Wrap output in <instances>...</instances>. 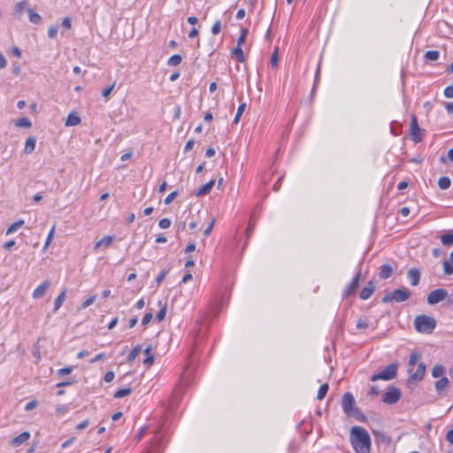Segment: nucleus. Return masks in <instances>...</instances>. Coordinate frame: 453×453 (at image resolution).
Returning a JSON list of instances; mask_svg holds the SVG:
<instances>
[{
  "mask_svg": "<svg viewBox=\"0 0 453 453\" xmlns=\"http://www.w3.org/2000/svg\"><path fill=\"white\" fill-rule=\"evenodd\" d=\"M152 318H153L152 312L146 313L142 320V326H147L151 321Z\"/></svg>",
  "mask_w": 453,
  "mask_h": 453,
  "instance_id": "50",
  "label": "nucleus"
},
{
  "mask_svg": "<svg viewBox=\"0 0 453 453\" xmlns=\"http://www.w3.org/2000/svg\"><path fill=\"white\" fill-rule=\"evenodd\" d=\"M214 184H215V180H211L210 181H208L207 183L203 185L199 189H197V191L196 192V196H205V195L209 194L211 192L212 187L214 186Z\"/></svg>",
  "mask_w": 453,
  "mask_h": 453,
  "instance_id": "17",
  "label": "nucleus"
},
{
  "mask_svg": "<svg viewBox=\"0 0 453 453\" xmlns=\"http://www.w3.org/2000/svg\"><path fill=\"white\" fill-rule=\"evenodd\" d=\"M220 30H221V21H220V20H217V21L213 24V26H212V27H211V33H212L214 35H216L219 34Z\"/></svg>",
  "mask_w": 453,
  "mask_h": 453,
  "instance_id": "45",
  "label": "nucleus"
},
{
  "mask_svg": "<svg viewBox=\"0 0 453 453\" xmlns=\"http://www.w3.org/2000/svg\"><path fill=\"white\" fill-rule=\"evenodd\" d=\"M27 1H26V0H23V1H20V2L17 3L15 7H14L15 14L17 16L21 15L23 11L27 7Z\"/></svg>",
  "mask_w": 453,
  "mask_h": 453,
  "instance_id": "31",
  "label": "nucleus"
},
{
  "mask_svg": "<svg viewBox=\"0 0 453 453\" xmlns=\"http://www.w3.org/2000/svg\"><path fill=\"white\" fill-rule=\"evenodd\" d=\"M420 358V355L417 352H412L409 359V368H411L418 363Z\"/></svg>",
  "mask_w": 453,
  "mask_h": 453,
  "instance_id": "37",
  "label": "nucleus"
},
{
  "mask_svg": "<svg viewBox=\"0 0 453 453\" xmlns=\"http://www.w3.org/2000/svg\"><path fill=\"white\" fill-rule=\"evenodd\" d=\"M407 278L411 286H417L420 280V272L418 268H411L408 271Z\"/></svg>",
  "mask_w": 453,
  "mask_h": 453,
  "instance_id": "13",
  "label": "nucleus"
},
{
  "mask_svg": "<svg viewBox=\"0 0 453 453\" xmlns=\"http://www.w3.org/2000/svg\"><path fill=\"white\" fill-rule=\"evenodd\" d=\"M437 322L435 319L428 315L417 316L414 320L415 329L421 334H431L435 329Z\"/></svg>",
  "mask_w": 453,
  "mask_h": 453,
  "instance_id": "2",
  "label": "nucleus"
},
{
  "mask_svg": "<svg viewBox=\"0 0 453 453\" xmlns=\"http://www.w3.org/2000/svg\"><path fill=\"white\" fill-rule=\"evenodd\" d=\"M375 290V284L373 281H369L360 292V298L362 300L369 299Z\"/></svg>",
  "mask_w": 453,
  "mask_h": 453,
  "instance_id": "12",
  "label": "nucleus"
},
{
  "mask_svg": "<svg viewBox=\"0 0 453 453\" xmlns=\"http://www.w3.org/2000/svg\"><path fill=\"white\" fill-rule=\"evenodd\" d=\"M37 406H38V402L36 400L30 401L25 405V411H30L35 409Z\"/></svg>",
  "mask_w": 453,
  "mask_h": 453,
  "instance_id": "47",
  "label": "nucleus"
},
{
  "mask_svg": "<svg viewBox=\"0 0 453 453\" xmlns=\"http://www.w3.org/2000/svg\"><path fill=\"white\" fill-rule=\"evenodd\" d=\"M449 380L447 377H442L435 382L434 388L438 395H442L443 392L448 388Z\"/></svg>",
  "mask_w": 453,
  "mask_h": 453,
  "instance_id": "15",
  "label": "nucleus"
},
{
  "mask_svg": "<svg viewBox=\"0 0 453 453\" xmlns=\"http://www.w3.org/2000/svg\"><path fill=\"white\" fill-rule=\"evenodd\" d=\"M35 145H36V138L35 136L27 137L26 140V142H25V146H24V153L26 155L31 154L35 150Z\"/></svg>",
  "mask_w": 453,
  "mask_h": 453,
  "instance_id": "16",
  "label": "nucleus"
},
{
  "mask_svg": "<svg viewBox=\"0 0 453 453\" xmlns=\"http://www.w3.org/2000/svg\"><path fill=\"white\" fill-rule=\"evenodd\" d=\"M29 21L33 24H40L42 22L41 16L32 9H27Z\"/></svg>",
  "mask_w": 453,
  "mask_h": 453,
  "instance_id": "23",
  "label": "nucleus"
},
{
  "mask_svg": "<svg viewBox=\"0 0 453 453\" xmlns=\"http://www.w3.org/2000/svg\"><path fill=\"white\" fill-rule=\"evenodd\" d=\"M448 297L447 290L443 288H438L429 293L427 296V303L430 305L437 304L444 301Z\"/></svg>",
  "mask_w": 453,
  "mask_h": 453,
  "instance_id": "6",
  "label": "nucleus"
},
{
  "mask_svg": "<svg viewBox=\"0 0 453 453\" xmlns=\"http://www.w3.org/2000/svg\"><path fill=\"white\" fill-rule=\"evenodd\" d=\"M444 96L447 98H452L453 97V85L448 86L444 89Z\"/></svg>",
  "mask_w": 453,
  "mask_h": 453,
  "instance_id": "53",
  "label": "nucleus"
},
{
  "mask_svg": "<svg viewBox=\"0 0 453 453\" xmlns=\"http://www.w3.org/2000/svg\"><path fill=\"white\" fill-rule=\"evenodd\" d=\"M58 26H51L48 30V36L51 39L55 38L58 35Z\"/></svg>",
  "mask_w": 453,
  "mask_h": 453,
  "instance_id": "44",
  "label": "nucleus"
},
{
  "mask_svg": "<svg viewBox=\"0 0 453 453\" xmlns=\"http://www.w3.org/2000/svg\"><path fill=\"white\" fill-rule=\"evenodd\" d=\"M368 326H369V325H368V322H367V320H366V319H358V320H357V327L358 329H365V328H367V327H368Z\"/></svg>",
  "mask_w": 453,
  "mask_h": 453,
  "instance_id": "49",
  "label": "nucleus"
},
{
  "mask_svg": "<svg viewBox=\"0 0 453 453\" xmlns=\"http://www.w3.org/2000/svg\"><path fill=\"white\" fill-rule=\"evenodd\" d=\"M401 398V391L399 388L392 387L383 395L382 401L388 404H394Z\"/></svg>",
  "mask_w": 453,
  "mask_h": 453,
  "instance_id": "7",
  "label": "nucleus"
},
{
  "mask_svg": "<svg viewBox=\"0 0 453 453\" xmlns=\"http://www.w3.org/2000/svg\"><path fill=\"white\" fill-rule=\"evenodd\" d=\"M88 425H89V421H88V419H85V420H83L82 422L79 423V424L76 426V428H77L78 430H83V429L87 428Z\"/></svg>",
  "mask_w": 453,
  "mask_h": 453,
  "instance_id": "58",
  "label": "nucleus"
},
{
  "mask_svg": "<svg viewBox=\"0 0 453 453\" xmlns=\"http://www.w3.org/2000/svg\"><path fill=\"white\" fill-rule=\"evenodd\" d=\"M54 231H55V226H52V228L50 229L48 236H47V239H46V242L44 243V246H43V250H45L48 246L50 245L52 238H53V235H54Z\"/></svg>",
  "mask_w": 453,
  "mask_h": 453,
  "instance_id": "43",
  "label": "nucleus"
},
{
  "mask_svg": "<svg viewBox=\"0 0 453 453\" xmlns=\"http://www.w3.org/2000/svg\"><path fill=\"white\" fill-rule=\"evenodd\" d=\"M141 349H142V348L140 345H136L135 347H134L127 357V361L129 363L133 362L137 357L139 353L141 352Z\"/></svg>",
  "mask_w": 453,
  "mask_h": 453,
  "instance_id": "32",
  "label": "nucleus"
},
{
  "mask_svg": "<svg viewBox=\"0 0 453 453\" xmlns=\"http://www.w3.org/2000/svg\"><path fill=\"white\" fill-rule=\"evenodd\" d=\"M113 241V237L112 236H104L103 237L101 240H99L96 244H95V247L94 249L95 250H97L99 247L101 246H105V247H108L111 245V243Z\"/></svg>",
  "mask_w": 453,
  "mask_h": 453,
  "instance_id": "24",
  "label": "nucleus"
},
{
  "mask_svg": "<svg viewBox=\"0 0 453 453\" xmlns=\"http://www.w3.org/2000/svg\"><path fill=\"white\" fill-rule=\"evenodd\" d=\"M247 35H248V29L247 28L242 29L241 35H240L239 38L237 39V46L242 47V44H243L245 42Z\"/></svg>",
  "mask_w": 453,
  "mask_h": 453,
  "instance_id": "39",
  "label": "nucleus"
},
{
  "mask_svg": "<svg viewBox=\"0 0 453 453\" xmlns=\"http://www.w3.org/2000/svg\"><path fill=\"white\" fill-rule=\"evenodd\" d=\"M73 371V367L72 366H69V367H64V368H61L58 371V374L60 375V376H65V375H67V374H70Z\"/></svg>",
  "mask_w": 453,
  "mask_h": 453,
  "instance_id": "51",
  "label": "nucleus"
},
{
  "mask_svg": "<svg viewBox=\"0 0 453 453\" xmlns=\"http://www.w3.org/2000/svg\"><path fill=\"white\" fill-rule=\"evenodd\" d=\"M327 391H328V384L327 383L322 384L318 391L317 399L322 400L326 396Z\"/></svg>",
  "mask_w": 453,
  "mask_h": 453,
  "instance_id": "34",
  "label": "nucleus"
},
{
  "mask_svg": "<svg viewBox=\"0 0 453 453\" xmlns=\"http://www.w3.org/2000/svg\"><path fill=\"white\" fill-rule=\"evenodd\" d=\"M96 296H92L87 298L81 305V310H84L94 303L96 301Z\"/></svg>",
  "mask_w": 453,
  "mask_h": 453,
  "instance_id": "40",
  "label": "nucleus"
},
{
  "mask_svg": "<svg viewBox=\"0 0 453 453\" xmlns=\"http://www.w3.org/2000/svg\"><path fill=\"white\" fill-rule=\"evenodd\" d=\"M426 368V366L424 363H419L415 372H412V369L409 368V382L420 381L424 378Z\"/></svg>",
  "mask_w": 453,
  "mask_h": 453,
  "instance_id": "8",
  "label": "nucleus"
},
{
  "mask_svg": "<svg viewBox=\"0 0 453 453\" xmlns=\"http://www.w3.org/2000/svg\"><path fill=\"white\" fill-rule=\"evenodd\" d=\"M410 297L411 292L406 288H401L393 292L387 293L382 298V303H389L394 301L402 303L407 301Z\"/></svg>",
  "mask_w": 453,
  "mask_h": 453,
  "instance_id": "3",
  "label": "nucleus"
},
{
  "mask_svg": "<svg viewBox=\"0 0 453 453\" xmlns=\"http://www.w3.org/2000/svg\"><path fill=\"white\" fill-rule=\"evenodd\" d=\"M245 108H246V104L245 103H243V104L239 105V107L237 109V111H236V114H235V117H234V124H237L239 122L240 118L242 115Z\"/></svg>",
  "mask_w": 453,
  "mask_h": 453,
  "instance_id": "38",
  "label": "nucleus"
},
{
  "mask_svg": "<svg viewBox=\"0 0 453 453\" xmlns=\"http://www.w3.org/2000/svg\"><path fill=\"white\" fill-rule=\"evenodd\" d=\"M152 351V347L150 345L148 346L145 349H144V354L146 355V358L143 360V364L150 367L153 365L154 363V356L152 355L151 353Z\"/></svg>",
  "mask_w": 453,
  "mask_h": 453,
  "instance_id": "19",
  "label": "nucleus"
},
{
  "mask_svg": "<svg viewBox=\"0 0 453 453\" xmlns=\"http://www.w3.org/2000/svg\"><path fill=\"white\" fill-rule=\"evenodd\" d=\"M397 370H398L397 363L390 364L385 369H383L381 372L373 374L371 377V380L376 381L378 380H393L397 375Z\"/></svg>",
  "mask_w": 453,
  "mask_h": 453,
  "instance_id": "4",
  "label": "nucleus"
},
{
  "mask_svg": "<svg viewBox=\"0 0 453 453\" xmlns=\"http://www.w3.org/2000/svg\"><path fill=\"white\" fill-rule=\"evenodd\" d=\"M15 126L17 127H25L29 128L32 126V123L28 118H20L15 122Z\"/></svg>",
  "mask_w": 453,
  "mask_h": 453,
  "instance_id": "27",
  "label": "nucleus"
},
{
  "mask_svg": "<svg viewBox=\"0 0 453 453\" xmlns=\"http://www.w3.org/2000/svg\"><path fill=\"white\" fill-rule=\"evenodd\" d=\"M165 315H166V306H163L159 311L157 312V316H156V319L157 321H162L165 319Z\"/></svg>",
  "mask_w": 453,
  "mask_h": 453,
  "instance_id": "42",
  "label": "nucleus"
},
{
  "mask_svg": "<svg viewBox=\"0 0 453 453\" xmlns=\"http://www.w3.org/2000/svg\"><path fill=\"white\" fill-rule=\"evenodd\" d=\"M411 131L412 135V140L415 142H419L422 140V132L421 129L418 127V120L415 115H412L411 117Z\"/></svg>",
  "mask_w": 453,
  "mask_h": 453,
  "instance_id": "10",
  "label": "nucleus"
},
{
  "mask_svg": "<svg viewBox=\"0 0 453 453\" xmlns=\"http://www.w3.org/2000/svg\"><path fill=\"white\" fill-rule=\"evenodd\" d=\"M62 27L65 28V29H70L71 28V26H72V20L70 18L66 17L63 19L62 21Z\"/></svg>",
  "mask_w": 453,
  "mask_h": 453,
  "instance_id": "56",
  "label": "nucleus"
},
{
  "mask_svg": "<svg viewBox=\"0 0 453 453\" xmlns=\"http://www.w3.org/2000/svg\"><path fill=\"white\" fill-rule=\"evenodd\" d=\"M450 183L451 181L447 176L441 177L438 180V186L442 190L448 189L450 187Z\"/></svg>",
  "mask_w": 453,
  "mask_h": 453,
  "instance_id": "26",
  "label": "nucleus"
},
{
  "mask_svg": "<svg viewBox=\"0 0 453 453\" xmlns=\"http://www.w3.org/2000/svg\"><path fill=\"white\" fill-rule=\"evenodd\" d=\"M278 48H276L271 57V65L273 67H275L278 65Z\"/></svg>",
  "mask_w": 453,
  "mask_h": 453,
  "instance_id": "46",
  "label": "nucleus"
},
{
  "mask_svg": "<svg viewBox=\"0 0 453 453\" xmlns=\"http://www.w3.org/2000/svg\"><path fill=\"white\" fill-rule=\"evenodd\" d=\"M7 66V60L4 54L0 51V69H4Z\"/></svg>",
  "mask_w": 453,
  "mask_h": 453,
  "instance_id": "59",
  "label": "nucleus"
},
{
  "mask_svg": "<svg viewBox=\"0 0 453 453\" xmlns=\"http://www.w3.org/2000/svg\"><path fill=\"white\" fill-rule=\"evenodd\" d=\"M114 87H115V83H113L111 87L103 90L102 95L105 99H108V96L111 94V92L113 90Z\"/></svg>",
  "mask_w": 453,
  "mask_h": 453,
  "instance_id": "57",
  "label": "nucleus"
},
{
  "mask_svg": "<svg viewBox=\"0 0 453 453\" xmlns=\"http://www.w3.org/2000/svg\"><path fill=\"white\" fill-rule=\"evenodd\" d=\"M14 245H15V241L14 240H11V241L6 242L4 244V248L5 250H10Z\"/></svg>",
  "mask_w": 453,
  "mask_h": 453,
  "instance_id": "64",
  "label": "nucleus"
},
{
  "mask_svg": "<svg viewBox=\"0 0 453 453\" xmlns=\"http://www.w3.org/2000/svg\"><path fill=\"white\" fill-rule=\"evenodd\" d=\"M66 289H63L54 301V311H57L66 298Z\"/></svg>",
  "mask_w": 453,
  "mask_h": 453,
  "instance_id": "20",
  "label": "nucleus"
},
{
  "mask_svg": "<svg viewBox=\"0 0 453 453\" xmlns=\"http://www.w3.org/2000/svg\"><path fill=\"white\" fill-rule=\"evenodd\" d=\"M443 272L446 275H451L453 273V264L449 258L443 262Z\"/></svg>",
  "mask_w": 453,
  "mask_h": 453,
  "instance_id": "33",
  "label": "nucleus"
},
{
  "mask_svg": "<svg viewBox=\"0 0 453 453\" xmlns=\"http://www.w3.org/2000/svg\"><path fill=\"white\" fill-rule=\"evenodd\" d=\"M351 444L357 453H370L371 438L367 431L361 426L352 427Z\"/></svg>",
  "mask_w": 453,
  "mask_h": 453,
  "instance_id": "1",
  "label": "nucleus"
},
{
  "mask_svg": "<svg viewBox=\"0 0 453 453\" xmlns=\"http://www.w3.org/2000/svg\"><path fill=\"white\" fill-rule=\"evenodd\" d=\"M392 273H393V269L389 265L385 264V265H381L380 271V277L381 279H388L392 275Z\"/></svg>",
  "mask_w": 453,
  "mask_h": 453,
  "instance_id": "22",
  "label": "nucleus"
},
{
  "mask_svg": "<svg viewBox=\"0 0 453 453\" xmlns=\"http://www.w3.org/2000/svg\"><path fill=\"white\" fill-rule=\"evenodd\" d=\"M29 438H30V433L23 432L19 435L14 437L11 441L10 444L13 447H18V446L21 445L22 443L26 442L27 441H28Z\"/></svg>",
  "mask_w": 453,
  "mask_h": 453,
  "instance_id": "14",
  "label": "nucleus"
},
{
  "mask_svg": "<svg viewBox=\"0 0 453 453\" xmlns=\"http://www.w3.org/2000/svg\"><path fill=\"white\" fill-rule=\"evenodd\" d=\"M214 223H215V220L212 219L211 221V223L209 224V226L204 229L203 231V234L205 236H209L211 234V231H212V228H213V226H214Z\"/></svg>",
  "mask_w": 453,
  "mask_h": 453,
  "instance_id": "55",
  "label": "nucleus"
},
{
  "mask_svg": "<svg viewBox=\"0 0 453 453\" xmlns=\"http://www.w3.org/2000/svg\"><path fill=\"white\" fill-rule=\"evenodd\" d=\"M194 144H195V141L194 140L188 141V142L186 143V145L184 147V150L186 152L191 150L193 149V147H194Z\"/></svg>",
  "mask_w": 453,
  "mask_h": 453,
  "instance_id": "62",
  "label": "nucleus"
},
{
  "mask_svg": "<svg viewBox=\"0 0 453 453\" xmlns=\"http://www.w3.org/2000/svg\"><path fill=\"white\" fill-rule=\"evenodd\" d=\"M441 242L445 246L453 245V234L449 233L441 236Z\"/></svg>",
  "mask_w": 453,
  "mask_h": 453,
  "instance_id": "30",
  "label": "nucleus"
},
{
  "mask_svg": "<svg viewBox=\"0 0 453 453\" xmlns=\"http://www.w3.org/2000/svg\"><path fill=\"white\" fill-rule=\"evenodd\" d=\"M50 281L49 280H45L43 282H42L32 293V297L34 299H39L42 297L47 289L50 287Z\"/></svg>",
  "mask_w": 453,
  "mask_h": 453,
  "instance_id": "11",
  "label": "nucleus"
},
{
  "mask_svg": "<svg viewBox=\"0 0 453 453\" xmlns=\"http://www.w3.org/2000/svg\"><path fill=\"white\" fill-rule=\"evenodd\" d=\"M360 277L361 273L358 272L354 276L352 280L345 287L344 290L342 291V297H348L356 292L359 286Z\"/></svg>",
  "mask_w": 453,
  "mask_h": 453,
  "instance_id": "9",
  "label": "nucleus"
},
{
  "mask_svg": "<svg viewBox=\"0 0 453 453\" xmlns=\"http://www.w3.org/2000/svg\"><path fill=\"white\" fill-rule=\"evenodd\" d=\"M342 407L347 415L357 416L359 413L358 409L355 407V399L352 394L349 392L345 393L342 396Z\"/></svg>",
  "mask_w": 453,
  "mask_h": 453,
  "instance_id": "5",
  "label": "nucleus"
},
{
  "mask_svg": "<svg viewBox=\"0 0 453 453\" xmlns=\"http://www.w3.org/2000/svg\"><path fill=\"white\" fill-rule=\"evenodd\" d=\"M171 220L169 219L165 218L159 220L158 226L162 229H167L171 226Z\"/></svg>",
  "mask_w": 453,
  "mask_h": 453,
  "instance_id": "41",
  "label": "nucleus"
},
{
  "mask_svg": "<svg viewBox=\"0 0 453 453\" xmlns=\"http://www.w3.org/2000/svg\"><path fill=\"white\" fill-rule=\"evenodd\" d=\"M115 374L112 371H109L104 375V381L105 382H111L114 380Z\"/></svg>",
  "mask_w": 453,
  "mask_h": 453,
  "instance_id": "54",
  "label": "nucleus"
},
{
  "mask_svg": "<svg viewBox=\"0 0 453 453\" xmlns=\"http://www.w3.org/2000/svg\"><path fill=\"white\" fill-rule=\"evenodd\" d=\"M81 123V118L76 112H70L65 122V127H74Z\"/></svg>",
  "mask_w": 453,
  "mask_h": 453,
  "instance_id": "18",
  "label": "nucleus"
},
{
  "mask_svg": "<svg viewBox=\"0 0 453 453\" xmlns=\"http://www.w3.org/2000/svg\"><path fill=\"white\" fill-rule=\"evenodd\" d=\"M232 54L236 57V59L238 62L242 63L245 61V58H244V54H243L242 47L236 46V48H234L232 50Z\"/></svg>",
  "mask_w": 453,
  "mask_h": 453,
  "instance_id": "28",
  "label": "nucleus"
},
{
  "mask_svg": "<svg viewBox=\"0 0 453 453\" xmlns=\"http://www.w3.org/2000/svg\"><path fill=\"white\" fill-rule=\"evenodd\" d=\"M24 220L19 219L14 223H12L6 230V234L9 235L14 232H16L19 228H20L24 225Z\"/></svg>",
  "mask_w": 453,
  "mask_h": 453,
  "instance_id": "25",
  "label": "nucleus"
},
{
  "mask_svg": "<svg viewBox=\"0 0 453 453\" xmlns=\"http://www.w3.org/2000/svg\"><path fill=\"white\" fill-rule=\"evenodd\" d=\"M168 273V270H164L162 271L158 275L157 277L156 278V283L157 285H159L165 279V277L166 276V274Z\"/></svg>",
  "mask_w": 453,
  "mask_h": 453,
  "instance_id": "52",
  "label": "nucleus"
},
{
  "mask_svg": "<svg viewBox=\"0 0 453 453\" xmlns=\"http://www.w3.org/2000/svg\"><path fill=\"white\" fill-rule=\"evenodd\" d=\"M178 195V192L177 191H173L172 193H170L165 198V204H170L177 196Z\"/></svg>",
  "mask_w": 453,
  "mask_h": 453,
  "instance_id": "48",
  "label": "nucleus"
},
{
  "mask_svg": "<svg viewBox=\"0 0 453 453\" xmlns=\"http://www.w3.org/2000/svg\"><path fill=\"white\" fill-rule=\"evenodd\" d=\"M132 392V389L130 388H122L115 392L114 398L119 399L122 397H125L128 395H130Z\"/></svg>",
  "mask_w": 453,
  "mask_h": 453,
  "instance_id": "35",
  "label": "nucleus"
},
{
  "mask_svg": "<svg viewBox=\"0 0 453 453\" xmlns=\"http://www.w3.org/2000/svg\"><path fill=\"white\" fill-rule=\"evenodd\" d=\"M426 58L430 61H435L440 57V52L438 50H428L425 55Z\"/></svg>",
  "mask_w": 453,
  "mask_h": 453,
  "instance_id": "36",
  "label": "nucleus"
},
{
  "mask_svg": "<svg viewBox=\"0 0 453 453\" xmlns=\"http://www.w3.org/2000/svg\"><path fill=\"white\" fill-rule=\"evenodd\" d=\"M446 440L450 444H453V429H451V430L447 432V434H446Z\"/></svg>",
  "mask_w": 453,
  "mask_h": 453,
  "instance_id": "63",
  "label": "nucleus"
},
{
  "mask_svg": "<svg viewBox=\"0 0 453 453\" xmlns=\"http://www.w3.org/2000/svg\"><path fill=\"white\" fill-rule=\"evenodd\" d=\"M182 57L179 54L173 55L168 60L167 65L170 66H176L181 63Z\"/></svg>",
  "mask_w": 453,
  "mask_h": 453,
  "instance_id": "29",
  "label": "nucleus"
},
{
  "mask_svg": "<svg viewBox=\"0 0 453 453\" xmlns=\"http://www.w3.org/2000/svg\"><path fill=\"white\" fill-rule=\"evenodd\" d=\"M379 388L377 386H372L369 391V395L372 397L377 396L379 395Z\"/></svg>",
  "mask_w": 453,
  "mask_h": 453,
  "instance_id": "61",
  "label": "nucleus"
},
{
  "mask_svg": "<svg viewBox=\"0 0 453 453\" xmlns=\"http://www.w3.org/2000/svg\"><path fill=\"white\" fill-rule=\"evenodd\" d=\"M68 411V408L67 406L64 405V404H59L56 407V411L58 413H65L67 412Z\"/></svg>",
  "mask_w": 453,
  "mask_h": 453,
  "instance_id": "60",
  "label": "nucleus"
},
{
  "mask_svg": "<svg viewBox=\"0 0 453 453\" xmlns=\"http://www.w3.org/2000/svg\"><path fill=\"white\" fill-rule=\"evenodd\" d=\"M446 372V369L442 365H436L432 369V376L434 378H442L445 377L444 374Z\"/></svg>",
  "mask_w": 453,
  "mask_h": 453,
  "instance_id": "21",
  "label": "nucleus"
}]
</instances>
